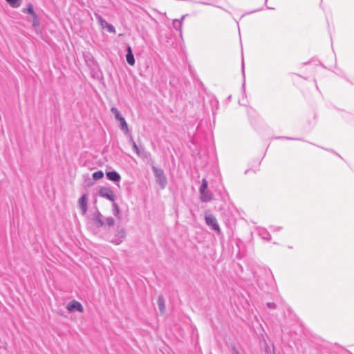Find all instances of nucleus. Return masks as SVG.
<instances>
[{"label":"nucleus","instance_id":"obj_6","mask_svg":"<svg viewBox=\"0 0 354 354\" xmlns=\"http://www.w3.org/2000/svg\"><path fill=\"white\" fill-rule=\"evenodd\" d=\"M126 59L130 66H133L135 64V59L132 53L131 48L129 46H127V54L126 55Z\"/></svg>","mask_w":354,"mask_h":354},{"label":"nucleus","instance_id":"obj_15","mask_svg":"<svg viewBox=\"0 0 354 354\" xmlns=\"http://www.w3.org/2000/svg\"><path fill=\"white\" fill-rule=\"evenodd\" d=\"M133 149L135 150L136 153L140 156V151L138 148V147L137 146V145L136 144L135 142H133Z\"/></svg>","mask_w":354,"mask_h":354},{"label":"nucleus","instance_id":"obj_3","mask_svg":"<svg viewBox=\"0 0 354 354\" xmlns=\"http://www.w3.org/2000/svg\"><path fill=\"white\" fill-rule=\"evenodd\" d=\"M99 194L101 196L106 198L107 199L113 201L115 200V195L111 189L107 187H101L99 190Z\"/></svg>","mask_w":354,"mask_h":354},{"label":"nucleus","instance_id":"obj_12","mask_svg":"<svg viewBox=\"0 0 354 354\" xmlns=\"http://www.w3.org/2000/svg\"><path fill=\"white\" fill-rule=\"evenodd\" d=\"M12 7H19L20 6L19 0H6Z\"/></svg>","mask_w":354,"mask_h":354},{"label":"nucleus","instance_id":"obj_16","mask_svg":"<svg viewBox=\"0 0 354 354\" xmlns=\"http://www.w3.org/2000/svg\"><path fill=\"white\" fill-rule=\"evenodd\" d=\"M156 172L157 175L161 176L162 175V171L161 170L156 169Z\"/></svg>","mask_w":354,"mask_h":354},{"label":"nucleus","instance_id":"obj_1","mask_svg":"<svg viewBox=\"0 0 354 354\" xmlns=\"http://www.w3.org/2000/svg\"><path fill=\"white\" fill-rule=\"evenodd\" d=\"M207 181L206 179H203L202 185L200 187L201 199L203 202L210 201L214 198V196L212 193H208V196L205 195V192L207 190Z\"/></svg>","mask_w":354,"mask_h":354},{"label":"nucleus","instance_id":"obj_8","mask_svg":"<svg viewBox=\"0 0 354 354\" xmlns=\"http://www.w3.org/2000/svg\"><path fill=\"white\" fill-rule=\"evenodd\" d=\"M102 26L103 28H106L109 32H113V33L115 32V29L113 27V26L108 24L107 22H106L104 21H102Z\"/></svg>","mask_w":354,"mask_h":354},{"label":"nucleus","instance_id":"obj_17","mask_svg":"<svg viewBox=\"0 0 354 354\" xmlns=\"http://www.w3.org/2000/svg\"><path fill=\"white\" fill-rule=\"evenodd\" d=\"M38 24H39V21H38L37 17L36 19L34 18V25L37 26Z\"/></svg>","mask_w":354,"mask_h":354},{"label":"nucleus","instance_id":"obj_9","mask_svg":"<svg viewBox=\"0 0 354 354\" xmlns=\"http://www.w3.org/2000/svg\"><path fill=\"white\" fill-rule=\"evenodd\" d=\"M158 307H159L160 310H161V312L164 313L165 310V304L164 299L162 297H160L158 299Z\"/></svg>","mask_w":354,"mask_h":354},{"label":"nucleus","instance_id":"obj_7","mask_svg":"<svg viewBox=\"0 0 354 354\" xmlns=\"http://www.w3.org/2000/svg\"><path fill=\"white\" fill-rule=\"evenodd\" d=\"M107 178L112 181H118L120 179V175L115 171H109L106 173Z\"/></svg>","mask_w":354,"mask_h":354},{"label":"nucleus","instance_id":"obj_11","mask_svg":"<svg viewBox=\"0 0 354 354\" xmlns=\"http://www.w3.org/2000/svg\"><path fill=\"white\" fill-rule=\"evenodd\" d=\"M119 121L120 122L122 129L126 131H128L127 124L124 118L123 117L120 118Z\"/></svg>","mask_w":354,"mask_h":354},{"label":"nucleus","instance_id":"obj_10","mask_svg":"<svg viewBox=\"0 0 354 354\" xmlns=\"http://www.w3.org/2000/svg\"><path fill=\"white\" fill-rule=\"evenodd\" d=\"M104 176V174L102 171H95L93 174V178L95 180H100Z\"/></svg>","mask_w":354,"mask_h":354},{"label":"nucleus","instance_id":"obj_4","mask_svg":"<svg viewBox=\"0 0 354 354\" xmlns=\"http://www.w3.org/2000/svg\"><path fill=\"white\" fill-rule=\"evenodd\" d=\"M205 221L208 225L211 226L212 229L217 232H220L219 225L217 223L216 218L212 215H207L205 216Z\"/></svg>","mask_w":354,"mask_h":354},{"label":"nucleus","instance_id":"obj_14","mask_svg":"<svg viewBox=\"0 0 354 354\" xmlns=\"http://www.w3.org/2000/svg\"><path fill=\"white\" fill-rule=\"evenodd\" d=\"M111 111L114 113L116 118L120 120V118H122V116L120 115V112L118 111V110L115 108H112L111 109Z\"/></svg>","mask_w":354,"mask_h":354},{"label":"nucleus","instance_id":"obj_19","mask_svg":"<svg viewBox=\"0 0 354 354\" xmlns=\"http://www.w3.org/2000/svg\"><path fill=\"white\" fill-rule=\"evenodd\" d=\"M208 193L210 192L208 190H206V192H205V195L208 196Z\"/></svg>","mask_w":354,"mask_h":354},{"label":"nucleus","instance_id":"obj_18","mask_svg":"<svg viewBox=\"0 0 354 354\" xmlns=\"http://www.w3.org/2000/svg\"><path fill=\"white\" fill-rule=\"evenodd\" d=\"M115 209L116 212L118 213L119 209H118V207H117V205H115Z\"/></svg>","mask_w":354,"mask_h":354},{"label":"nucleus","instance_id":"obj_5","mask_svg":"<svg viewBox=\"0 0 354 354\" xmlns=\"http://www.w3.org/2000/svg\"><path fill=\"white\" fill-rule=\"evenodd\" d=\"M79 204L82 209V214H84L87 211V196L86 194L83 195L79 199Z\"/></svg>","mask_w":354,"mask_h":354},{"label":"nucleus","instance_id":"obj_13","mask_svg":"<svg viewBox=\"0 0 354 354\" xmlns=\"http://www.w3.org/2000/svg\"><path fill=\"white\" fill-rule=\"evenodd\" d=\"M27 11H28V12L29 14H30L33 17V18H35V19L37 18V15L35 13L34 10H33V7H32V6L31 4L28 5V8H27Z\"/></svg>","mask_w":354,"mask_h":354},{"label":"nucleus","instance_id":"obj_2","mask_svg":"<svg viewBox=\"0 0 354 354\" xmlns=\"http://www.w3.org/2000/svg\"><path fill=\"white\" fill-rule=\"evenodd\" d=\"M66 309L69 313H73L75 311H78L80 313L84 312V307L81 304L80 302L73 300L71 301L67 306Z\"/></svg>","mask_w":354,"mask_h":354}]
</instances>
